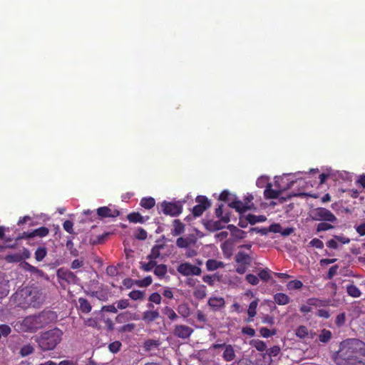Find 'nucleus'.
<instances>
[{
  "label": "nucleus",
  "instance_id": "1",
  "mask_svg": "<svg viewBox=\"0 0 365 365\" xmlns=\"http://www.w3.org/2000/svg\"><path fill=\"white\" fill-rule=\"evenodd\" d=\"M365 343L357 339H350L340 344L334 361L337 365H364Z\"/></svg>",
  "mask_w": 365,
  "mask_h": 365
},
{
  "label": "nucleus",
  "instance_id": "2",
  "mask_svg": "<svg viewBox=\"0 0 365 365\" xmlns=\"http://www.w3.org/2000/svg\"><path fill=\"white\" fill-rule=\"evenodd\" d=\"M15 300L23 308L38 307L44 300L42 289L37 286H28L19 289L14 295Z\"/></svg>",
  "mask_w": 365,
  "mask_h": 365
},
{
  "label": "nucleus",
  "instance_id": "3",
  "mask_svg": "<svg viewBox=\"0 0 365 365\" xmlns=\"http://www.w3.org/2000/svg\"><path fill=\"white\" fill-rule=\"evenodd\" d=\"M54 318V313L51 311H43L38 314L25 317L22 325L26 331H36L48 324Z\"/></svg>",
  "mask_w": 365,
  "mask_h": 365
},
{
  "label": "nucleus",
  "instance_id": "4",
  "mask_svg": "<svg viewBox=\"0 0 365 365\" xmlns=\"http://www.w3.org/2000/svg\"><path fill=\"white\" fill-rule=\"evenodd\" d=\"M62 335V331L55 328L42 333L36 341L43 351H50L61 342Z\"/></svg>",
  "mask_w": 365,
  "mask_h": 365
},
{
  "label": "nucleus",
  "instance_id": "5",
  "mask_svg": "<svg viewBox=\"0 0 365 365\" xmlns=\"http://www.w3.org/2000/svg\"><path fill=\"white\" fill-rule=\"evenodd\" d=\"M310 216L314 221H325L331 223L336 222V217L328 209L317 207L311 211Z\"/></svg>",
  "mask_w": 365,
  "mask_h": 365
},
{
  "label": "nucleus",
  "instance_id": "6",
  "mask_svg": "<svg viewBox=\"0 0 365 365\" xmlns=\"http://www.w3.org/2000/svg\"><path fill=\"white\" fill-rule=\"evenodd\" d=\"M158 212H163L165 215L175 217L182 211V206L179 202L163 201L158 205Z\"/></svg>",
  "mask_w": 365,
  "mask_h": 365
},
{
  "label": "nucleus",
  "instance_id": "7",
  "mask_svg": "<svg viewBox=\"0 0 365 365\" xmlns=\"http://www.w3.org/2000/svg\"><path fill=\"white\" fill-rule=\"evenodd\" d=\"M56 276L59 282L62 285L63 282L68 284H76L79 281V278L73 272L65 268H60L57 270Z\"/></svg>",
  "mask_w": 365,
  "mask_h": 365
},
{
  "label": "nucleus",
  "instance_id": "8",
  "mask_svg": "<svg viewBox=\"0 0 365 365\" xmlns=\"http://www.w3.org/2000/svg\"><path fill=\"white\" fill-rule=\"evenodd\" d=\"M195 202L197 205H195L192 208V215L194 217H200L202 213L211 206L210 200L204 195H198L195 198Z\"/></svg>",
  "mask_w": 365,
  "mask_h": 365
},
{
  "label": "nucleus",
  "instance_id": "9",
  "mask_svg": "<svg viewBox=\"0 0 365 365\" xmlns=\"http://www.w3.org/2000/svg\"><path fill=\"white\" fill-rule=\"evenodd\" d=\"M178 272L182 276H199L202 273L201 269L196 266L190 264V262L181 263L177 267Z\"/></svg>",
  "mask_w": 365,
  "mask_h": 365
},
{
  "label": "nucleus",
  "instance_id": "10",
  "mask_svg": "<svg viewBox=\"0 0 365 365\" xmlns=\"http://www.w3.org/2000/svg\"><path fill=\"white\" fill-rule=\"evenodd\" d=\"M193 331L194 330L191 327L184 324H179L175 326L173 333L178 338L187 339Z\"/></svg>",
  "mask_w": 365,
  "mask_h": 365
},
{
  "label": "nucleus",
  "instance_id": "11",
  "mask_svg": "<svg viewBox=\"0 0 365 365\" xmlns=\"http://www.w3.org/2000/svg\"><path fill=\"white\" fill-rule=\"evenodd\" d=\"M228 206L235 209L239 213H244L252 208L251 205H247V203H244V202L238 200L235 196H234L232 201L229 202Z\"/></svg>",
  "mask_w": 365,
  "mask_h": 365
},
{
  "label": "nucleus",
  "instance_id": "12",
  "mask_svg": "<svg viewBox=\"0 0 365 365\" xmlns=\"http://www.w3.org/2000/svg\"><path fill=\"white\" fill-rule=\"evenodd\" d=\"M207 304L213 312H217L225 307V301L221 297H211L208 299Z\"/></svg>",
  "mask_w": 365,
  "mask_h": 365
},
{
  "label": "nucleus",
  "instance_id": "13",
  "mask_svg": "<svg viewBox=\"0 0 365 365\" xmlns=\"http://www.w3.org/2000/svg\"><path fill=\"white\" fill-rule=\"evenodd\" d=\"M97 215L101 218L116 217L120 215L118 210H111L109 207L104 206L97 209Z\"/></svg>",
  "mask_w": 365,
  "mask_h": 365
},
{
  "label": "nucleus",
  "instance_id": "14",
  "mask_svg": "<svg viewBox=\"0 0 365 365\" xmlns=\"http://www.w3.org/2000/svg\"><path fill=\"white\" fill-rule=\"evenodd\" d=\"M165 247L161 240H157L156 244L151 249L150 253L147 256L148 259H156L160 257V252Z\"/></svg>",
  "mask_w": 365,
  "mask_h": 365
},
{
  "label": "nucleus",
  "instance_id": "15",
  "mask_svg": "<svg viewBox=\"0 0 365 365\" xmlns=\"http://www.w3.org/2000/svg\"><path fill=\"white\" fill-rule=\"evenodd\" d=\"M139 319L138 316L135 313L126 311L118 314L115 317V322L119 324L125 323L130 320Z\"/></svg>",
  "mask_w": 365,
  "mask_h": 365
},
{
  "label": "nucleus",
  "instance_id": "16",
  "mask_svg": "<svg viewBox=\"0 0 365 365\" xmlns=\"http://www.w3.org/2000/svg\"><path fill=\"white\" fill-rule=\"evenodd\" d=\"M159 317L160 313L158 309H150L146 310L143 313L142 319L145 322L150 324L158 319Z\"/></svg>",
  "mask_w": 365,
  "mask_h": 365
},
{
  "label": "nucleus",
  "instance_id": "17",
  "mask_svg": "<svg viewBox=\"0 0 365 365\" xmlns=\"http://www.w3.org/2000/svg\"><path fill=\"white\" fill-rule=\"evenodd\" d=\"M281 193V190L272 189V183L268 182L266 185L265 190L264 191V197L266 199H277L279 197Z\"/></svg>",
  "mask_w": 365,
  "mask_h": 365
},
{
  "label": "nucleus",
  "instance_id": "18",
  "mask_svg": "<svg viewBox=\"0 0 365 365\" xmlns=\"http://www.w3.org/2000/svg\"><path fill=\"white\" fill-rule=\"evenodd\" d=\"M225 224L222 219L217 221L207 220L204 223L205 228L210 232H215L225 227Z\"/></svg>",
  "mask_w": 365,
  "mask_h": 365
},
{
  "label": "nucleus",
  "instance_id": "19",
  "mask_svg": "<svg viewBox=\"0 0 365 365\" xmlns=\"http://www.w3.org/2000/svg\"><path fill=\"white\" fill-rule=\"evenodd\" d=\"M236 354L233 346L231 344H227L224 348V351L222 354L223 359L230 362L233 361L235 359Z\"/></svg>",
  "mask_w": 365,
  "mask_h": 365
},
{
  "label": "nucleus",
  "instance_id": "20",
  "mask_svg": "<svg viewBox=\"0 0 365 365\" xmlns=\"http://www.w3.org/2000/svg\"><path fill=\"white\" fill-rule=\"evenodd\" d=\"M78 309L84 314H88L92 310V306L88 299L83 297L78 298Z\"/></svg>",
  "mask_w": 365,
  "mask_h": 365
},
{
  "label": "nucleus",
  "instance_id": "21",
  "mask_svg": "<svg viewBox=\"0 0 365 365\" xmlns=\"http://www.w3.org/2000/svg\"><path fill=\"white\" fill-rule=\"evenodd\" d=\"M274 301L279 305H286L290 302V298L286 294L279 292L274 295Z\"/></svg>",
  "mask_w": 365,
  "mask_h": 365
},
{
  "label": "nucleus",
  "instance_id": "22",
  "mask_svg": "<svg viewBox=\"0 0 365 365\" xmlns=\"http://www.w3.org/2000/svg\"><path fill=\"white\" fill-rule=\"evenodd\" d=\"M235 261L238 264H244V265H249L251 262V257L249 255L243 252H239L235 255Z\"/></svg>",
  "mask_w": 365,
  "mask_h": 365
},
{
  "label": "nucleus",
  "instance_id": "23",
  "mask_svg": "<svg viewBox=\"0 0 365 365\" xmlns=\"http://www.w3.org/2000/svg\"><path fill=\"white\" fill-rule=\"evenodd\" d=\"M127 219L130 222H134V223H144L145 222V220L147 219H148V217H146V218H145L144 217H143L139 212H131L130 214L128 215L127 216Z\"/></svg>",
  "mask_w": 365,
  "mask_h": 365
},
{
  "label": "nucleus",
  "instance_id": "24",
  "mask_svg": "<svg viewBox=\"0 0 365 365\" xmlns=\"http://www.w3.org/2000/svg\"><path fill=\"white\" fill-rule=\"evenodd\" d=\"M153 272L159 279H163L168 272L167 266L164 264H156Z\"/></svg>",
  "mask_w": 365,
  "mask_h": 365
},
{
  "label": "nucleus",
  "instance_id": "25",
  "mask_svg": "<svg viewBox=\"0 0 365 365\" xmlns=\"http://www.w3.org/2000/svg\"><path fill=\"white\" fill-rule=\"evenodd\" d=\"M185 230V225L179 220H175L173 221V229L172 230V235L173 236H178L182 234Z\"/></svg>",
  "mask_w": 365,
  "mask_h": 365
},
{
  "label": "nucleus",
  "instance_id": "26",
  "mask_svg": "<svg viewBox=\"0 0 365 365\" xmlns=\"http://www.w3.org/2000/svg\"><path fill=\"white\" fill-rule=\"evenodd\" d=\"M257 305H258L257 300H254L250 304L249 308L247 310V314H248L249 318L247 319V321L248 322H252L253 317H255V315L257 314L256 309H257Z\"/></svg>",
  "mask_w": 365,
  "mask_h": 365
},
{
  "label": "nucleus",
  "instance_id": "27",
  "mask_svg": "<svg viewBox=\"0 0 365 365\" xmlns=\"http://www.w3.org/2000/svg\"><path fill=\"white\" fill-rule=\"evenodd\" d=\"M223 267V262L214 259H210L206 262V267L208 271H214Z\"/></svg>",
  "mask_w": 365,
  "mask_h": 365
},
{
  "label": "nucleus",
  "instance_id": "28",
  "mask_svg": "<svg viewBox=\"0 0 365 365\" xmlns=\"http://www.w3.org/2000/svg\"><path fill=\"white\" fill-rule=\"evenodd\" d=\"M140 205L145 209L149 210L155 206V200L152 197H143L140 200Z\"/></svg>",
  "mask_w": 365,
  "mask_h": 365
},
{
  "label": "nucleus",
  "instance_id": "29",
  "mask_svg": "<svg viewBox=\"0 0 365 365\" xmlns=\"http://www.w3.org/2000/svg\"><path fill=\"white\" fill-rule=\"evenodd\" d=\"M194 297L197 299H202L207 295V289L205 285H200L197 287L193 292Z\"/></svg>",
  "mask_w": 365,
  "mask_h": 365
},
{
  "label": "nucleus",
  "instance_id": "30",
  "mask_svg": "<svg viewBox=\"0 0 365 365\" xmlns=\"http://www.w3.org/2000/svg\"><path fill=\"white\" fill-rule=\"evenodd\" d=\"M247 221L251 225H255L257 222H264L266 220V217L264 215H255L252 214H249L246 217Z\"/></svg>",
  "mask_w": 365,
  "mask_h": 365
},
{
  "label": "nucleus",
  "instance_id": "31",
  "mask_svg": "<svg viewBox=\"0 0 365 365\" xmlns=\"http://www.w3.org/2000/svg\"><path fill=\"white\" fill-rule=\"evenodd\" d=\"M85 292H86V294L88 296L92 297H96L100 301H106L108 299L107 294L106 292H102V291H101V292H98V291L88 292V291H86Z\"/></svg>",
  "mask_w": 365,
  "mask_h": 365
},
{
  "label": "nucleus",
  "instance_id": "32",
  "mask_svg": "<svg viewBox=\"0 0 365 365\" xmlns=\"http://www.w3.org/2000/svg\"><path fill=\"white\" fill-rule=\"evenodd\" d=\"M31 232L33 238L35 237H44L48 235L49 230L46 227H41L39 228L34 230L33 231H31Z\"/></svg>",
  "mask_w": 365,
  "mask_h": 365
},
{
  "label": "nucleus",
  "instance_id": "33",
  "mask_svg": "<svg viewBox=\"0 0 365 365\" xmlns=\"http://www.w3.org/2000/svg\"><path fill=\"white\" fill-rule=\"evenodd\" d=\"M23 268L26 271H29L31 273L37 274L39 276H43L44 274L42 270L38 269L37 267L30 264L29 262H23Z\"/></svg>",
  "mask_w": 365,
  "mask_h": 365
},
{
  "label": "nucleus",
  "instance_id": "34",
  "mask_svg": "<svg viewBox=\"0 0 365 365\" xmlns=\"http://www.w3.org/2000/svg\"><path fill=\"white\" fill-rule=\"evenodd\" d=\"M47 255V250L45 247H39L35 251V259L38 262L42 261Z\"/></svg>",
  "mask_w": 365,
  "mask_h": 365
},
{
  "label": "nucleus",
  "instance_id": "35",
  "mask_svg": "<svg viewBox=\"0 0 365 365\" xmlns=\"http://www.w3.org/2000/svg\"><path fill=\"white\" fill-rule=\"evenodd\" d=\"M250 344L259 351L262 352L264 351H267V349L266 343L259 339L251 341Z\"/></svg>",
  "mask_w": 365,
  "mask_h": 365
},
{
  "label": "nucleus",
  "instance_id": "36",
  "mask_svg": "<svg viewBox=\"0 0 365 365\" xmlns=\"http://www.w3.org/2000/svg\"><path fill=\"white\" fill-rule=\"evenodd\" d=\"M260 358L257 359L259 365H271L272 359L269 355L265 352L259 354Z\"/></svg>",
  "mask_w": 365,
  "mask_h": 365
},
{
  "label": "nucleus",
  "instance_id": "37",
  "mask_svg": "<svg viewBox=\"0 0 365 365\" xmlns=\"http://www.w3.org/2000/svg\"><path fill=\"white\" fill-rule=\"evenodd\" d=\"M157 264L155 259H149L148 262L140 263V269L145 272H150L153 270Z\"/></svg>",
  "mask_w": 365,
  "mask_h": 365
},
{
  "label": "nucleus",
  "instance_id": "38",
  "mask_svg": "<svg viewBox=\"0 0 365 365\" xmlns=\"http://www.w3.org/2000/svg\"><path fill=\"white\" fill-rule=\"evenodd\" d=\"M4 260L8 263H18L21 262L20 253H14L6 255L4 257Z\"/></svg>",
  "mask_w": 365,
  "mask_h": 365
},
{
  "label": "nucleus",
  "instance_id": "39",
  "mask_svg": "<svg viewBox=\"0 0 365 365\" xmlns=\"http://www.w3.org/2000/svg\"><path fill=\"white\" fill-rule=\"evenodd\" d=\"M128 296L133 300H142L145 297V292L140 290H133L128 294Z\"/></svg>",
  "mask_w": 365,
  "mask_h": 365
},
{
  "label": "nucleus",
  "instance_id": "40",
  "mask_svg": "<svg viewBox=\"0 0 365 365\" xmlns=\"http://www.w3.org/2000/svg\"><path fill=\"white\" fill-rule=\"evenodd\" d=\"M163 314L168 317L170 321H174L178 318L175 312L170 307H165L163 309Z\"/></svg>",
  "mask_w": 365,
  "mask_h": 365
},
{
  "label": "nucleus",
  "instance_id": "41",
  "mask_svg": "<svg viewBox=\"0 0 365 365\" xmlns=\"http://www.w3.org/2000/svg\"><path fill=\"white\" fill-rule=\"evenodd\" d=\"M296 335L300 339H305L306 337H307L309 335L307 327L304 325L299 326L296 329Z\"/></svg>",
  "mask_w": 365,
  "mask_h": 365
},
{
  "label": "nucleus",
  "instance_id": "42",
  "mask_svg": "<svg viewBox=\"0 0 365 365\" xmlns=\"http://www.w3.org/2000/svg\"><path fill=\"white\" fill-rule=\"evenodd\" d=\"M160 343L158 340L148 339L144 343V347L145 350L150 351L153 348H158Z\"/></svg>",
  "mask_w": 365,
  "mask_h": 365
},
{
  "label": "nucleus",
  "instance_id": "43",
  "mask_svg": "<svg viewBox=\"0 0 365 365\" xmlns=\"http://www.w3.org/2000/svg\"><path fill=\"white\" fill-rule=\"evenodd\" d=\"M34 351V348L31 344H26L21 347L19 354L21 356L25 357L31 354Z\"/></svg>",
  "mask_w": 365,
  "mask_h": 365
},
{
  "label": "nucleus",
  "instance_id": "44",
  "mask_svg": "<svg viewBox=\"0 0 365 365\" xmlns=\"http://www.w3.org/2000/svg\"><path fill=\"white\" fill-rule=\"evenodd\" d=\"M303 283L298 279H294L289 282L287 284V287L289 290L299 289L302 287Z\"/></svg>",
  "mask_w": 365,
  "mask_h": 365
},
{
  "label": "nucleus",
  "instance_id": "45",
  "mask_svg": "<svg viewBox=\"0 0 365 365\" xmlns=\"http://www.w3.org/2000/svg\"><path fill=\"white\" fill-rule=\"evenodd\" d=\"M152 277L150 276H148L143 279L136 280L135 284L140 287H147L152 284Z\"/></svg>",
  "mask_w": 365,
  "mask_h": 365
},
{
  "label": "nucleus",
  "instance_id": "46",
  "mask_svg": "<svg viewBox=\"0 0 365 365\" xmlns=\"http://www.w3.org/2000/svg\"><path fill=\"white\" fill-rule=\"evenodd\" d=\"M307 304L312 307H321L326 306L328 304V301L312 298L307 300Z\"/></svg>",
  "mask_w": 365,
  "mask_h": 365
},
{
  "label": "nucleus",
  "instance_id": "47",
  "mask_svg": "<svg viewBox=\"0 0 365 365\" xmlns=\"http://www.w3.org/2000/svg\"><path fill=\"white\" fill-rule=\"evenodd\" d=\"M331 332L329 330L323 329L319 336L321 342L327 343L331 338Z\"/></svg>",
  "mask_w": 365,
  "mask_h": 365
},
{
  "label": "nucleus",
  "instance_id": "48",
  "mask_svg": "<svg viewBox=\"0 0 365 365\" xmlns=\"http://www.w3.org/2000/svg\"><path fill=\"white\" fill-rule=\"evenodd\" d=\"M66 248L70 251V254L73 257H77L78 255V251L74 247V244L72 239H68L66 244Z\"/></svg>",
  "mask_w": 365,
  "mask_h": 365
},
{
  "label": "nucleus",
  "instance_id": "49",
  "mask_svg": "<svg viewBox=\"0 0 365 365\" xmlns=\"http://www.w3.org/2000/svg\"><path fill=\"white\" fill-rule=\"evenodd\" d=\"M122 346V344L120 341H115L108 344V349L113 354L118 353Z\"/></svg>",
  "mask_w": 365,
  "mask_h": 365
},
{
  "label": "nucleus",
  "instance_id": "50",
  "mask_svg": "<svg viewBox=\"0 0 365 365\" xmlns=\"http://www.w3.org/2000/svg\"><path fill=\"white\" fill-rule=\"evenodd\" d=\"M347 293L349 296L353 297H359L361 295V292L355 285H350L347 287Z\"/></svg>",
  "mask_w": 365,
  "mask_h": 365
},
{
  "label": "nucleus",
  "instance_id": "51",
  "mask_svg": "<svg viewBox=\"0 0 365 365\" xmlns=\"http://www.w3.org/2000/svg\"><path fill=\"white\" fill-rule=\"evenodd\" d=\"M334 226L329 223V222L323 221L320 222L317 226V232H320L323 231H327L331 229H333Z\"/></svg>",
  "mask_w": 365,
  "mask_h": 365
},
{
  "label": "nucleus",
  "instance_id": "52",
  "mask_svg": "<svg viewBox=\"0 0 365 365\" xmlns=\"http://www.w3.org/2000/svg\"><path fill=\"white\" fill-rule=\"evenodd\" d=\"M271 271L267 268L260 270L258 273V277L263 281L267 282L271 278Z\"/></svg>",
  "mask_w": 365,
  "mask_h": 365
},
{
  "label": "nucleus",
  "instance_id": "53",
  "mask_svg": "<svg viewBox=\"0 0 365 365\" xmlns=\"http://www.w3.org/2000/svg\"><path fill=\"white\" fill-rule=\"evenodd\" d=\"M190 245V241L187 238L179 237L176 240V245L180 248H187Z\"/></svg>",
  "mask_w": 365,
  "mask_h": 365
},
{
  "label": "nucleus",
  "instance_id": "54",
  "mask_svg": "<svg viewBox=\"0 0 365 365\" xmlns=\"http://www.w3.org/2000/svg\"><path fill=\"white\" fill-rule=\"evenodd\" d=\"M84 324L92 328L100 329L98 320L96 318H88L84 319Z\"/></svg>",
  "mask_w": 365,
  "mask_h": 365
},
{
  "label": "nucleus",
  "instance_id": "55",
  "mask_svg": "<svg viewBox=\"0 0 365 365\" xmlns=\"http://www.w3.org/2000/svg\"><path fill=\"white\" fill-rule=\"evenodd\" d=\"M259 333L263 337L268 338L272 335H275L277 333V331H276V329L270 330V329H267V327H262L259 329Z\"/></svg>",
  "mask_w": 365,
  "mask_h": 365
},
{
  "label": "nucleus",
  "instance_id": "56",
  "mask_svg": "<svg viewBox=\"0 0 365 365\" xmlns=\"http://www.w3.org/2000/svg\"><path fill=\"white\" fill-rule=\"evenodd\" d=\"M232 195L230 194V192L228 191V190H223L220 196H219V200L220 201H223V202H230V201H232Z\"/></svg>",
  "mask_w": 365,
  "mask_h": 365
},
{
  "label": "nucleus",
  "instance_id": "57",
  "mask_svg": "<svg viewBox=\"0 0 365 365\" xmlns=\"http://www.w3.org/2000/svg\"><path fill=\"white\" fill-rule=\"evenodd\" d=\"M309 246L322 250L324 248V242L318 238H314L309 242Z\"/></svg>",
  "mask_w": 365,
  "mask_h": 365
},
{
  "label": "nucleus",
  "instance_id": "58",
  "mask_svg": "<svg viewBox=\"0 0 365 365\" xmlns=\"http://www.w3.org/2000/svg\"><path fill=\"white\" fill-rule=\"evenodd\" d=\"M148 300H149V302H150L152 303H155L156 304H160L162 301V297L159 293L153 292L150 295Z\"/></svg>",
  "mask_w": 365,
  "mask_h": 365
},
{
  "label": "nucleus",
  "instance_id": "59",
  "mask_svg": "<svg viewBox=\"0 0 365 365\" xmlns=\"http://www.w3.org/2000/svg\"><path fill=\"white\" fill-rule=\"evenodd\" d=\"M246 281L252 285L258 284L259 280L258 277L252 274H248L245 277Z\"/></svg>",
  "mask_w": 365,
  "mask_h": 365
},
{
  "label": "nucleus",
  "instance_id": "60",
  "mask_svg": "<svg viewBox=\"0 0 365 365\" xmlns=\"http://www.w3.org/2000/svg\"><path fill=\"white\" fill-rule=\"evenodd\" d=\"M281 351V349L279 346H273L272 347L267 349L266 352L272 358V356H277Z\"/></svg>",
  "mask_w": 365,
  "mask_h": 365
},
{
  "label": "nucleus",
  "instance_id": "61",
  "mask_svg": "<svg viewBox=\"0 0 365 365\" xmlns=\"http://www.w3.org/2000/svg\"><path fill=\"white\" fill-rule=\"evenodd\" d=\"M135 326L134 324H126L123 326H121L118 329V331L121 333L124 332H131L134 330Z\"/></svg>",
  "mask_w": 365,
  "mask_h": 365
},
{
  "label": "nucleus",
  "instance_id": "62",
  "mask_svg": "<svg viewBox=\"0 0 365 365\" xmlns=\"http://www.w3.org/2000/svg\"><path fill=\"white\" fill-rule=\"evenodd\" d=\"M136 239L140 240H144L147 238V232L143 228H138L135 235Z\"/></svg>",
  "mask_w": 365,
  "mask_h": 365
},
{
  "label": "nucleus",
  "instance_id": "63",
  "mask_svg": "<svg viewBox=\"0 0 365 365\" xmlns=\"http://www.w3.org/2000/svg\"><path fill=\"white\" fill-rule=\"evenodd\" d=\"M106 273L110 277L117 276L118 274V269L113 265L108 266L106 268Z\"/></svg>",
  "mask_w": 365,
  "mask_h": 365
},
{
  "label": "nucleus",
  "instance_id": "64",
  "mask_svg": "<svg viewBox=\"0 0 365 365\" xmlns=\"http://www.w3.org/2000/svg\"><path fill=\"white\" fill-rule=\"evenodd\" d=\"M178 312L184 317H187L190 314L189 308L185 305H180L178 307Z\"/></svg>",
  "mask_w": 365,
  "mask_h": 365
}]
</instances>
